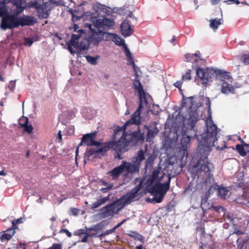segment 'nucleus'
I'll return each mask as SVG.
<instances>
[{
	"label": "nucleus",
	"instance_id": "6ab92c4d",
	"mask_svg": "<svg viewBox=\"0 0 249 249\" xmlns=\"http://www.w3.org/2000/svg\"><path fill=\"white\" fill-rule=\"evenodd\" d=\"M222 11L220 10V16L219 18H214L209 20V25L211 29L213 30H216L219 26L223 23Z\"/></svg>",
	"mask_w": 249,
	"mask_h": 249
},
{
	"label": "nucleus",
	"instance_id": "774afa93",
	"mask_svg": "<svg viewBox=\"0 0 249 249\" xmlns=\"http://www.w3.org/2000/svg\"><path fill=\"white\" fill-rule=\"evenodd\" d=\"M247 206L248 207H249V201L247 203Z\"/></svg>",
	"mask_w": 249,
	"mask_h": 249
},
{
	"label": "nucleus",
	"instance_id": "bf43d9fd",
	"mask_svg": "<svg viewBox=\"0 0 249 249\" xmlns=\"http://www.w3.org/2000/svg\"><path fill=\"white\" fill-rule=\"evenodd\" d=\"M234 233L237 234H241L244 233V231H240L239 230H235L234 231Z\"/></svg>",
	"mask_w": 249,
	"mask_h": 249
},
{
	"label": "nucleus",
	"instance_id": "4d7b16f0",
	"mask_svg": "<svg viewBox=\"0 0 249 249\" xmlns=\"http://www.w3.org/2000/svg\"><path fill=\"white\" fill-rule=\"evenodd\" d=\"M111 188H107V187L102 188L100 189V190L104 193L106 192L107 191L110 190Z\"/></svg>",
	"mask_w": 249,
	"mask_h": 249
},
{
	"label": "nucleus",
	"instance_id": "393cba45",
	"mask_svg": "<svg viewBox=\"0 0 249 249\" xmlns=\"http://www.w3.org/2000/svg\"><path fill=\"white\" fill-rule=\"evenodd\" d=\"M109 196L98 199L95 202L93 203L91 205V208L92 209H95L100 207L101 205L105 204L107 201H109Z\"/></svg>",
	"mask_w": 249,
	"mask_h": 249
},
{
	"label": "nucleus",
	"instance_id": "4be33fe9",
	"mask_svg": "<svg viewBox=\"0 0 249 249\" xmlns=\"http://www.w3.org/2000/svg\"><path fill=\"white\" fill-rule=\"evenodd\" d=\"M15 230L12 228H10L3 231L0 236V239L2 242H4L10 240L15 233Z\"/></svg>",
	"mask_w": 249,
	"mask_h": 249
},
{
	"label": "nucleus",
	"instance_id": "dca6fc26",
	"mask_svg": "<svg viewBox=\"0 0 249 249\" xmlns=\"http://www.w3.org/2000/svg\"><path fill=\"white\" fill-rule=\"evenodd\" d=\"M134 88L136 89L139 94L140 102H148L151 100V97L148 93H145L142 88V87L138 80H135L133 83Z\"/></svg>",
	"mask_w": 249,
	"mask_h": 249
},
{
	"label": "nucleus",
	"instance_id": "49530a36",
	"mask_svg": "<svg viewBox=\"0 0 249 249\" xmlns=\"http://www.w3.org/2000/svg\"><path fill=\"white\" fill-rule=\"evenodd\" d=\"M104 9L102 10V15L104 16L105 14H108V12H109L108 8L106 7L105 5H104Z\"/></svg>",
	"mask_w": 249,
	"mask_h": 249
},
{
	"label": "nucleus",
	"instance_id": "5fc2aeb1",
	"mask_svg": "<svg viewBox=\"0 0 249 249\" xmlns=\"http://www.w3.org/2000/svg\"><path fill=\"white\" fill-rule=\"evenodd\" d=\"M221 0H211V3L213 5L218 4Z\"/></svg>",
	"mask_w": 249,
	"mask_h": 249
},
{
	"label": "nucleus",
	"instance_id": "423d86ee",
	"mask_svg": "<svg viewBox=\"0 0 249 249\" xmlns=\"http://www.w3.org/2000/svg\"><path fill=\"white\" fill-rule=\"evenodd\" d=\"M82 18L84 20L91 21L92 24H91V25L92 26L93 28L96 30H101L103 31L110 28L114 25V22L112 19H108L106 18L93 20L92 14L89 12L84 13Z\"/></svg>",
	"mask_w": 249,
	"mask_h": 249
},
{
	"label": "nucleus",
	"instance_id": "3c124183",
	"mask_svg": "<svg viewBox=\"0 0 249 249\" xmlns=\"http://www.w3.org/2000/svg\"><path fill=\"white\" fill-rule=\"evenodd\" d=\"M85 236L83 238H82L81 240V242H87L88 238L89 235L88 233H87V234H85Z\"/></svg>",
	"mask_w": 249,
	"mask_h": 249
},
{
	"label": "nucleus",
	"instance_id": "7ed1b4c3",
	"mask_svg": "<svg viewBox=\"0 0 249 249\" xmlns=\"http://www.w3.org/2000/svg\"><path fill=\"white\" fill-rule=\"evenodd\" d=\"M209 118L206 121L207 125V132L203 134V135L198 138L199 144L198 148L199 149L206 150V148L215 146V143L217 141V134L218 133L217 128L212 120L211 115L209 111Z\"/></svg>",
	"mask_w": 249,
	"mask_h": 249
},
{
	"label": "nucleus",
	"instance_id": "603ef678",
	"mask_svg": "<svg viewBox=\"0 0 249 249\" xmlns=\"http://www.w3.org/2000/svg\"><path fill=\"white\" fill-rule=\"evenodd\" d=\"M62 231H64L65 233H66V234L69 237H71V233L68 230L65 229V230H63Z\"/></svg>",
	"mask_w": 249,
	"mask_h": 249
},
{
	"label": "nucleus",
	"instance_id": "09e8293b",
	"mask_svg": "<svg viewBox=\"0 0 249 249\" xmlns=\"http://www.w3.org/2000/svg\"><path fill=\"white\" fill-rule=\"evenodd\" d=\"M174 85L176 87L178 88L179 89H180L181 85H182V81H177V82H176L175 84H174Z\"/></svg>",
	"mask_w": 249,
	"mask_h": 249
},
{
	"label": "nucleus",
	"instance_id": "f257e3e1",
	"mask_svg": "<svg viewBox=\"0 0 249 249\" xmlns=\"http://www.w3.org/2000/svg\"><path fill=\"white\" fill-rule=\"evenodd\" d=\"M124 127L117 126L114 130V139H116L121 135L120 139L116 142H109L100 145L99 147L96 148H90L85 153L84 156V162L92 161L96 158H101L107 151L108 148H112L117 153H123L127 150L128 143L133 139L136 141L143 140L144 139V133L138 132H133L131 134L124 133Z\"/></svg>",
	"mask_w": 249,
	"mask_h": 249
},
{
	"label": "nucleus",
	"instance_id": "6e6552de",
	"mask_svg": "<svg viewBox=\"0 0 249 249\" xmlns=\"http://www.w3.org/2000/svg\"><path fill=\"white\" fill-rule=\"evenodd\" d=\"M25 0H12L6 3L5 1L0 2V17H2L12 11L9 9L10 5H14L13 11L16 10V13L19 14L23 10L25 6Z\"/></svg>",
	"mask_w": 249,
	"mask_h": 249
},
{
	"label": "nucleus",
	"instance_id": "ddd939ff",
	"mask_svg": "<svg viewBox=\"0 0 249 249\" xmlns=\"http://www.w3.org/2000/svg\"><path fill=\"white\" fill-rule=\"evenodd\" d=\"M220 70H214L213 68H207L206 69L197 68L196 71L197 75L201 80L203 84H207L211 81L212 76L214 73L218 75L217 71Z\"/></svg>",
	"mask_w": 249,
	"mask_h": 249
},
{
	"label": "nucleus",
	"instance_id": "79ce46f5",
	"mask_svg": "<svg viewBox=\"0 0 249 249\" xmlns=\"http://www.w3.org/2000/svg\"><path fill=\"white\" fill-rule=\"evenodd\" d=\"M33 43V40L29 38H25L24 39V45L27 46H31Z\"/></svg>",
	"mask_w": 249,
	"mask_h": 249
},
{
	"label": "nucleus",
	"instance_id": "bb28decb",
	"mask_svg": "<svg viewBox=\"0 0 249 249\" xmlns=\"http://www.w3.org/2000/svg\"><path fill=\"white\" fill-rule=\"evenodd\" d=\"M108 224V222L106 221H104L101 222V223L95 225L91 227H89L87 229V231H98L102 230L104 229L106 225Z\"/></svg>",
	"mask_w": 249,
	"mask_h": 249
},
{
	"label": "nucleus",
	"instance_id": "f03ea898",
	"mask_svg": "<svg viewBox=\"0 0 249 249\" xmlns=\"http://www.w3.org/2000/svg\"><path fill=\"white\" fill-rule=\"evenodd\" d=\"M160 172L158 170H155L153 172L152 175L147 179L144 184L145 189L155 196V200L160 203L169 188L170 179L168 182L161 184L159 183L161 178L163 177L162 174L160 178L159 177Z\"/></svg>",
	"mask_w": 249,
	"mask_h": 249
},
{
	"label": "nucleus",
	"instance_id": "680f3d73",
	"mask_svg": "<svg viewBox=\"0 0 249 249\" xmlns=\"http://www.w3.org/2000/svg\"><path fill=\"white\" fill-rule=\"evenodd\" d=\"M0 175L5 176L6 174L4 172L3 170L0 171Z\"/></svg>",
	"mask_w": 249,
	"mask_h": 249
},
{
	"label": "nucleus",
	"instance_id": "2f4dec72",
	"mask_svg": "<svg viewBox=\"0 0 249 249\" xmlns=\"http://www.w3.org/2000/svg\"><path fill=\"white\" fill-rule=\"evenodd\" d=\"M28 6L30 8H35L38 10L42 9V5L36 1H31L28 3Z\"/></svg>",
	"mask_w": 249,
	"mask_h": 249
},
{
	"label": "nucleus",
	"instance_id": "58836bf2",
	"mask_svg": "<svg viewBox=\"0 0 249 249\" xmlns=\"http://www.w3.org/2000/svg\"><path fill=\"white\" fill-rule=\"evenodd\" d=\"M241 60L245 64H249V54H245L243 55Z\"/></svg>",
	"mask_w": 249,
	"mask_h": 249
},
{
	"label": "nucleus",
	"instance_id": "69168bd1",
	"mask_svg": "<svg viewBox=\"0 0 249 249\" xmlns=\"http://www.w3.org/2000/svg\"><path fill=\"white\" fill-rule=\"evenodd\" d=\"M175 40H176V38H175V37H173V38L171 40L170 42H174Z\"/></svg>",
	"mask_w": 249,
	"mask_h": 249
},
{
	"label": "nucleus",
	"instance_id": "5701e85b",
	"mask_svg": "<svg viewBox=\"0 0 249 249\" xmlns=\"http://www.w3.org/2000/svg\"><path fill=\"white\" fill-rule=\"evenodd\" d=\"M124 171L123 165L121 164L120 166L115 167L112 171L108 172V174L110 175L113 179H116Z\"/></svg>",
	"mask_w": 249,
	"mask_h": 249
},
{
	"label": "nucleus",
	"instance_id": "a19ab883",
	"mask_svg": "<svg viewBox=\"0 0 249 249\" xmlns=\"http://www.w3.org/2000/svg\"><path fill=\"white\" fill-rule=\"evenodd\" d=\"M12 224L13 225V229H15L16 228V225L21 223L22 222V219H17L15 220L12 221Z\"/></svg>",
	"mask_w": 249,
	"mask_h": 249
},
{
	"label": "nucleus",
	"instance_id": "8fccbe9b",
	"mask_svg": "<svg viewBox=\"0 0 249 249\" xmlns=\"http://www.w3.org/2000/svg\"><path fill=\"white\" fill-rule=\"evenodd\" d=\"M138 234L139 233L138 232L135 231H130V233H129L128 235L130 236L135 238L136 237L137 235H138Z\"/></svg>",
	"mask_w": 249,
	"mask_h": 249
},
{
	"label": "nucleus",
	"instance_id": "4468645a",
	"mask_svg": "<svg viewBox=\"0 0 249 249\" xmlns=\"http://www.w3.org/2000/svg\"><path fill=\"white\" fill-rule=\"evenodd\" d=\"M80 37V36L79 35H72L70 41L68 43V49L72 55H74L75 52L73 50L72 47L79 50H85L88 48L86 40H85V42H79Z\"/></svg>",
	"mask_w": 249,
	"mask_h": 249
},
{
	"label": "nucleus",
	"instance_id": "e433bc0d",
	"mask_svg": "<svg viewBox=\"0 0 249 249\" xmlns=\"http://www.w3.org/2000/svg\"><path fill=\"white\" fill-rule=\"evenodd\" d=\"M236 149L241 156H244L246 155V152L244 150L243 145L237 144L236 146Z\"/></svg>",
	"mask_w": 249,
	"mask_h": 249
},
{
	"label": "nucleus",
	"instance_id": "39448f33",
	"mask_svg": "<svg viewBox=\"0 0 249 249\" xmlns=\"http://www.w3.org/2000/svg\"><path fill=\"white\" fill-rule=\"evenodd\" d=\"M18 15L16 14V15H9L3 18L0 23V28L3 30H6L19 25H29L32 23V19L30 17H18Z\"/></svg>",
	"mask_w": 249,
	"mask_h": 249
},
{
	"label": "nucleus",
	"instance_id": "7c9ffc66",
	"mask_svg": "<svg viewBox=\"0 0 249 249\" xmlns=\"http://www.w3.org/2000/svg\"><path fill=\"white\" fill-rule=\"evenodd\" d=\"M214 209L217 211L219 213H222L223 218H231V215L229 212H227L226 210L222 207H216Z\"/></svg>",
	"mask_w": 249,
	"mask_h": 249
},
{
	"label": "nucleus",
	"instance_id": "c756f323",
	"mask_svg": "<svg viewBox=\"0 0 249 249\" xmlns=\"http://www.w3.org/2000/svg\"><path fill=\"white\" fill-rule=\"evenodd\" d=\"M218 195L222 198H226L230 196L231 193L227 188H221L219 189Z\"/></svg>",
	"mask_w": 249,
	"mask_h": 249
},
{
	"label": "nucleus",
	"instance_id": "e2e57ef3",
	"mask_svg": "<svg viewBox=\"0 0 249 249\" xmlns=\"http://www.w3.org/2000/svg\"><path fill=\"white\" fill-rule=\"evenodd\" d=\"M127 13H128V16L130 18H132V16H133V14L132 12H130L128 11V12H127Z\"/></svg>",
	"mask_w": 249,
	"mask_h": 249
},
{
	"label": "nucleus",
	"instance_id": "c85d7f7f",
	"mask_svg": "<svg viewBox=\"0 0 249 249\" xmlns=\"http://www.w3.org/2000/svg\"><path fill=\"white\" fill-rule=\"evenodd\" d=\"M109 36H111L113 37V41L117 45L125 46L124 40L117 36L114 34H109Z\"/></svg>",
	"mask_w": 249,
	"mask_h": 249
},
{
	"label": "nucleus",
	"instance_id": "6e6d98bb",
	"mask_svg": "<svg viewBox=\"0 0 249 249\" xmlns=\"http://www.w3.org/2000/svg\"><path fill=\"white\" fill-rule=\"evenodd\" d=\"M48 16V14L47 13H43L42 15H41V14L39 15V17H41L43 18H47Z\"/></svg>",
	"mask_w": 249,
	"mask_h": 249
},
{
	"label": "nucleus",
	"instance_id": "13d9d810",
	"mask_svg": "<svg viewBox=\"0 0 249 249\" xmlns=\"http://www.w3.org/2000/svg\"><path fill=\"white\" fill-rule=\"evenodd\" d=\"M58 137L59 138V139L60 140V141H62V134H61V130H59L58 132Z\"/></svg>",
	"mask_w": 249,
	"mask_h": 249
},
{
	"label": "nucleus",
	"instance_id": "2eb2a0df",
	"mask_svg": "<svg viewBox=\"0 0 249 249\" xmlns=\"http://www.w3.org/2000/svg\"><path fill=\"white\" fill-rule=\"evenodd\" d=\"M95 135L96 132L84 135L82 138L81 142L77 147L76 153L78 151L79 147L83 144L88 146L98 145L99 144V142L95 141Z\"/></svg>",
	"mask_w": 249,
	"mask_h": 249
},
{
	"label": "nucleus",
	"instance_id": "c03bdc74",
	"mask_svg": "<svg viewBox=\"0 0 249 249\" xmlns=\"http://www.w3.org/2000/svg\"><path fill=\"white\" fill-rule=\"evenodd\" d=\"M71 212L72 213L73 216H76L77 215V214L79 213V210L77 208H72L71 209Z\"/></svg>",
	"mask_w": 249,
	"mask_h": 249
},
{
	"label": "nucleus",
	"instance_id": "37998d69",
	"mask_svg": "<svg viewBox=\"0 0 249 249\" xmlns=\"http://www.w3.org/2000/svg\"><path fill=\"white\" fill-rule=\"evenodd\" d=\"M101 183L102 185L106 186V187H107V188H112L114 187V185L112 183H109L105 181H101Z\"/></svg>",
	"mask_w": 249,
	"mask_h": 249
},
{
	"label": "nucleus",
	"instance_id": "864d4df0",
	"mask_svg": "<svg viewBox=\"0 0 249 249\" xmlns=\"http://www.w3.org/2000/svg\"><path fill=\"white\" fill-rule=\"evenodd\" d=\"M167 210L166 209H160L158 211V213H166L167 212Z\"/></svg>",
	"mask_w": 249,
	"mask_h": 249
},
{
	"label": "nucleus",
	"instance_id": "a18cd8bd",
	"mask_svg": "<svg viewBox=\"0 0 249 249\" xmlns=\"http://www.w3.org/2000/svg\"><path fill=\"white\" fill-rule=\"evenodd\" d=\"M135 239L140 241L141 242L143 243L144 241V238L143 236H142L141 234H138V235H137L136 236V237L135 238Z\"/></svg>",
	"mask_w": 249,
	"mask_h": 249
},
{
	"label": "nucleus",
	"instance_id": "72a5a7b5",
	"mask_svg": "<svg viewBox=\"0 0 249 249\" xmlns=\"http://www.w3.org/2000/svg\"><path fill=\"white\" fill-rule=\"evenodd\" d=\"M125 221V220H124L122 222L119 223L118 225H117L116 226H115L114 228H113L111 230H107L106 231H105L104 233L101 234L99 236H105L106 235L109 234L112 232H113L114 230L118 227H119L122 223H124Z\"/></svg>",
	"mask_w": 249,
	"mask_h": 249
},
{
	"label": "nucleus",
	"instance_id": "0eeeda50",
	"mask_svg": "<svg viewBox=\"0 0 249 249\" xmlns=\"http://www.w3.org/2000/svg\"><path fill=\"white\" fill-rule=\"evenodd\" d=\"M218 75V85L221 87V92L224 94L231 93L234 89L231 85L232 78L229 73L222 70L217 71Z\"/></svg>",
	"mask_w": 249,
	"mask_h": 249
},
{
	"label": "nucleus",
	"instance_id": "412c9836",
	"mask_svg": "<svg viewBox=\"0 0 249 249\" xmlns=\"http://www.w3.org/2000/svg\"><path fill=\"white\" fill-rule=\"evenodd\" d=\"M180 138V150L183 151V155L185 154V151L188 147L190 141V137L186 134H182Z\"/></svg>",
	"mask_w": 249,
	"mask_h": 249
},
{
	"label": "nucleus",
	"instance_id": "4c0bfd02",
	"mask_svg": "<svg viewBox=\"0 0 249 249\" xmlns=\"http://www.w3.org/2000/svg\"><path fill=\"white\" fill-rule=\"evenodd\" d=\"M87 230L83 229H79L74 232L73 234L77 236H81L82 234H87Z\"/></svg>",
	"mask_w": 249,
	"mask_h": 249
},
{
	"label": "nucleus",
	"instance_id": "0e129e2a",
	"mask_svg": "<svg viewBox=\"0 0 249 249\" xmlns=\"http://www.w3.org/2000/svg\"><path fill=\"white\" fill-rule=\"evenodd\" d=\"M137 249H143V248L142 246L140 245V246H138L137 247Z\"/></svg>",
	"mask_w": 249,
	"mask_h": 249
},
{
	"label": "nucleus",
	"instance_id": "1a4fd4ad",
	"mask_svg": "<svg viewBox=\"0 0 249 249\" xmlns=\"http://www.w3.org/2000/svg\"><path fill=\"white\" fill-rule=\"evenodd\" d=\"M144 159V152L142 150H140L138 152V155L133 158L131 162L123 161L122 165L124 170L131 174L139 173L141 162Z\"/></svg>",
	"mask_w": 249,
	"mask_h": 249
},
{
	"label": "nucleus",
	"instance_id": "a211bd4d",
	"mask_svg": "<svg viewBox=\"0 0 249 249\" xmlns=\"http://www.w3.org/2000/svg\"><path fill=\"white\" fill-rule=\"evenodd\" d=\"M19 124L24 127V131L28 133H31L33 127L31 124H29L28 118L27 117L22 116L19 119Z\"/></svg>",
	"mask_w": 249,
	"mask_h": 249
},
{
	"label": "nucleus",
	"instance_id": "ea45409f",
	"mask_svg": "<svg viewBox=\"0 0 249 249\" xmlns=\"http://www.w3.org/2000/svg\"><path fill=\"white\" fill-rule=\"evenodd\" d=\"M191 78V70H188L185 74L182 75V80H190Z\"/></svg>",
	"mask_w": 249,
	"mask_h": 249
},
{
	"label": "nucleus",
	"instance_id": "c9c22d12",
	"mask_svg": "<svg viewBox=\"0 0 249 249\" xmlns=\"http://www.w3.org/2000/svg\"><path fill=\"white\" fill-rule=\"evenodd\" d=\"M125 53L126 56L128 57V60L129 63H131L133 66H135L134 62H133V59L131 56V53L129 49L125 46Z\"/></svg>",
	"mask_w": 249,
	"mask_h": 249
},
{
	"label": "nucleus",
	"instance_id": "b1692460",
	"mask_svg": "<svg viewBox=\"0 0 249 249\" xmlns=\"http://www.w3.org/2000/svg\"><path fill=\"white\" fill-rule=\"evenodd\" d=\"M185 59L186 61H191L193 63L201 61L200 56L197 53L186 54L185 55Z\"/></svg>",
	"mask_w": 249,
	"mask_h": 249
},
{
	"label": "nucleus",
	"instance_id": "9d476101",
	"mask_svg": "<svg viewBox=\"0 0 249 249\" xmlns=\"http://www.w3.org/2000/svg\"><path fill=\"white\" fill-rule=\"evenodd\" d=\"M213 169L212 164L208 161L207 157L201 158L196 165L191 169V172L197 176L207 177L210 175Z\"/></svg>",
	"mask_w": 249,
	"mask_h": 249
},
{
	"label": "nucleus",
	"instance_id": "cd10ccee",
	"mask_svg": "<svg viewBox=\"0 0 249 249\" xmlns=\"http://www.w3.org/2000/svg\"><path fill=\"white\" fill-rule=\"evenodd\" d=\"M87 62L92 65H96L98 64V60L100 56L98 55H96L94 56H91L89 55H87L85 56Z\"/></svg>",
	"mask_w": 249,
	"mask_h": 249
},
{
	"label": "nucleus",
	"instance_id": "20e7f679",
	"mask_svg": "<svg viewBox=\"0 0 249 249\" xmlns=\"http://www.w3.org/2000/svg\"><path fill=\"white\" fill-rule=\"evenodd\" d=\"M143 180L134 188L129 194L123 196L113 204L106 206L103 208V211L107 216L117 213L121 209L130 203L136 197L141 190Z\"/></svg>",
	"mask_w": 249,
	"mask_h": 249
},
{
	"label": "nucleus",
	"instance_id": "f704fd0d",
	"mask_svg": "<svg viewBox=\"0 0 249 249\" xmlns=\"http://www.w3.org/2000/svg\"><path fill=\"white\" fill-rule=\"evenodd\" d=\"M127 7H123L121 8H116V9H114V11L115 12L118 13V14L120 15H126L127 14V12H128V10L127 9Z\"/></svg>",
	"mask_w": 249,
	"mask_h": 249
},
{
	"label": "nucleus",
	"instance_id": "a878e982",
	"mask_svg": "<svg viewBox=\"0 0 249 249\" xmlns=\"http://www.w3.org/2000/svg\"><path fill=\"white\" fill-rule=\"evenodd\" d=\"M155 125L156 123L153 122L151 126V129H149L146 127V129L148 130L147 133L148 141H150V139H152L159 131L158 128L155 126Z\"/></svg>",
	"mask_w": 249,
	"mask_h": 249
},
{
	"label": "nucleus",
	"instance_id": "de8ad7c7",
	"mask_svg": "<svg viewBox=\"0 0 249 249\" xmlns=\"http://www.w3.org/2000/svg\"><path fill=\"white\" fill-rule=\"evenodd\" d=\"M224 2L227 3L228 4H229L230 3V2H234V3H236V4H238L240 3H241L238 0H225Z\"/></svg>",
	"mask_w": 249,
	"mask_h": 249
},
{
	"label": "nucleus",
	"instance_id": "052dcab7",
	"mask_svg": "<svg viewBox=\"0 0 249 249\" xmlns=\"http://www.w3.org/2000/svg\"><path fill=\"white\" fill-rule=\"evenodd\" d=\"M241 143H242V144H241V145H243V147L244 146H249V144H248L247 143H246L245 142H244L243 141H241Z\"/></svg>",
	"mask_w": 249,
	"mask_h": 249
},
{
	"label": "nucleus",
	"instance_id": "f3484780",
	"mask_svg": "<svg viewBox=\"0 0 249 249\" xmlns=\"http://www.w3.org/2000/svg\"><path fill=\"white\" fill-rule=\"evenodd\" d=\"M197 120V113L196 112V110H193L192 109V107H191L190 110L189 111L188 117H186V119L184 120L185 124L190 125L191 128L192 129Z\"/></svg>",
	"mask_w": 249,
	"mask_h": 249
},
{
	"label": "nucleus",
	"instance_id": "9b49d317",
	"mask_svg": "<svg viewBox=\"0 0 249 249\" xmlns=\"http://www.w3.org/2000/svg\"><path fill=\"white\" fill-rule=\"evenodd\" d=\"M150 108V105L149 102H140L139 108L132 115L131 119L126 122L125 125L123 127L125 128L126 125L129 124H139L141 122L140 114H148Z\"/></svg>",
	"mask_w": 249,
	"mask_h": 249
},
{
	"label": "nucleus",
	"instance_id": "aec40b11",
	"mask_svg": "<svg viewBox=\"0 0 249 249\" xmlns=\"http://www.w3.org/2000/svg\"><path fill=\"white\" fill-rule=\"evenodd\" d=\"M121 31L124 37H127L133 33V30L131 28L129 23L127 21H124L121 26Z\"/></svg>",
	"mask_w": 249,
	"mask_h": 249
},
{
	"label": "nucleus",
	"instance_id": "f8f14e48",
	"mask_svg": "<svg viewBox=\"0 0 249 249\" xmlns=\"http://www.w3.org/2000/svg\"><path fill=\"white\" fill-rule=\"evenodd\" d=\"M86 27H88L92 32L89 37V42L94 44L97 45L99 42L104 40H107L109 33H106L101 30H96L92 27L90 23H86L84 24Z\"/></svg>",
	"mask_w": 249,
	"mask_h": 249
},
{
	"label": "nucleus",
	"instance_id": "338daca9",
	"mask_svg": "<svg viewBox=\"0 0 249 249\" xmlns=\"http://www.w3.org/2000/svg\"><path fill=\"white\" fill-rule=\"evenodd\" d=\"M241 3L249 6V4H248L245 1L241 2Z\"/></svg>",
	"mask_w": 249,
	"mask_h": 249
},
{
	"label": "nucleus",
	"instance_id": "473e14b6",
	"mask_svg": "<svg viewBox=\"0 0 249 249\" xmlns=\"http://www.w3.org/2000/svg\"><path fill=\"white\" fill-rule=\"evenodd\" d=\"M94 10L99 15H102V10L104 9V5L96 3L93 5Z\"/></svg>",
	"mask_w": 249,
	"mask_h": 249
}]
</instances>
